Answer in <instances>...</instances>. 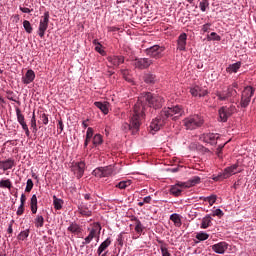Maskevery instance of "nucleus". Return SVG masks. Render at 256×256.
I'll use <instances>...</instances> for the list:
<instances>
[{
  "label": "nucleus",
  "mask_w": 256,
  "mask_h": 256,
  "mask_svg": "<svg viewBox=\"0 0 256 256\" xmlns=\"http://www.w3.org/2000/svg\"><path fill=\"white\" fill-rule=\"evenodd\" d=\"M184 114L185 110H183V107L179 105L164 108L160 112V115L150 123V131L157 133L161 127L167 124L169 119H172V121H177L180 117H183Z\"/></svg>",
  "instance_id": "nucleus-1"
},
{
  "label": "nucleus",
  "mask_w": 256,
  "mask_h": 256,
  "mask_svg": "<svg viewBox=\"0 0 256 256\" xmlns=\"http://www.w3.org/2000/svg\"><path fill=\"white\" fill-rule=\"evenodd\" d=\"M164 103L165 99L162 96H159V94L146 92L138 98L134 108L136 113L139 112L145 118V109L147 105L153 109H161Z\"/></svg>",
  "instance_id": "nucleus-2"
},
{
  "label": "nucleus",
  "mask_w": 256,
  "mask_h": 256,
  "mask_svg": "<svg viewBox=\"0 0 256 256\" xmlns=\"http://www.w3.org/2000/svg\"><path fill=\"white\" fill-rule=\"evenodd\" d=\"M143 119L145 118L139 113V111L136 112L134 107L133 112L130 116V123H124L122 125L123 131H131L132 135H136L137 133H139V129L141 127Z\"/></svg>",
  "instance_id": "nucleus-3"
},
{
  "label": "nucleus",
  "mask_w": 256,
  "mask_h": 256,
  "mask_svg": "<svg viewBox=\"0 0 256 256\" xmlns=\"http://www.w3.org/2000/svg\"><path fill=\"white\" fill-rule=\"evenodd\" d=\"M183 126L187 131H195V129H199V127H203V123L205 120L199 114H194L186 117L183 121Z\"/></svg>",
  "instance_id": "nucleus-4"
},
{
  "label": "nucleus",
  "mask_w": 256,
  "mask_h": 256,
  "mask_svg": "<svg viewBox=\"0 0 256 256\" xmlns=\"http://www.w3.org/2000/svg\"><path fill=\"white\" fill-rule=\"evenodd\" d=\"M89 234L82 242V245H89L94 239H97L99 243V235H101V224L99 222H94L91 224V228H88Z\"/></svg>",
  "instance_id": "nucleus-5"
},
{
  "label": "nucleus",
  "mask_w": 256,
  "mask_h": 256,
  "mask_svg": "<svg viewBox=\"0 0 256 256\" xmlns=\"http://www.w3.org/2000/svg\"><path fill=\"white\" fill-rule=\"evenodd\" d=\"M237 83L232 84V86H228L226 90L217 91L216 97L218 101H231V97H237Z\"/></svg>",
  "instance_id": "nucleus-6"
},
{
  "label": "nucleus",
  "mask_w": 256,
  "mask_h": 256,
  "mask_svg": "<svg viewBox=\"0 0 256 256\" xmlns=\"http://www.w3.org/2000/svg\"><path fill=\"white\" fill-rule=\"evenodd\" d=\"M239 164H234L230 167L224 169L223 173L218 174L217 176L213 177V181H221V179H229V177L239 173Z\"/></svg>",
  "instance_id": "nucleus-7"
},
{
  "label": "nucleus",
  "mask_w": 256,
  "mask_h": 256,
  "mask_svg": "<svg viewBox=\"0 0 256 256\" xmlns=\"http://www.w3.org/2000/svg\"><path fill=\"white\" fill-rule=\"evenodd\" d=\"M255 94V89L251 86L246 87L241 96L240 107L247 108L251 103V97Z\"/></svg>",
  "instance_id": "nucleus-8"
},
{
  "label": "nucleus",
  "mask_w": 256,
  "mask_h": 256,
  "mask_svg": "<svg viewBox=\"0 0 256 256\" xmlns=\"http://www.w3.org/2000/svg\"><path fill=\"white\" fill-rule=\"evenodd\" d=\"M115 172L113 165H108L105 167H98L93 170L92 175L94 177H99V179H103V177H111V175Z\"/></svg>",
  "instance_id": "nucleus-9"
},
{
  "label": "nucleus",
  "mask_w": 256,
  "mask_h": 256,
  "mask_svg": "<svg viewBox=\"0 0 256 256\" xmlns=\"http://www.w3.org/2000/svg\"><path fill=\"white\" fill-rule=\"evenodd\" d=\"M49 28V11H46L40 19L38 27V35L43 39L45 37V31Z\"/></svg>",
  "instance_id": "nucleus-10"
},
{
  "label": "nucleus",
  "mask_w": 256,
  "mask_h": 256,
  "mask_svg": "<svg viewBox=\"0 0 256 256\" xmlns=\"http://www.w3.org/2000/svg\"><path fill=\"white\" fill-rule=\"evenodd\" d=\"M163 51H165V47L154 45L146 49V55L152 57L153 59H161V57H163Z\"/></svg>",
  "instance_id": "nucleus-11"
},
{
  "label": "nucleus",
  "mask_w": 256,
  "mask_h": 256,
  "mask_svg": "<svg viewBox=\"0 0 256 256\" xmlns=\"http://www.w3.org/2000/svg\"><path fill=\"white\" fill-rule=\"evenodd\" d=\"M153 65V60L149 58H136L134 60V66L136 69H149Z\"/></svg>",
  "instance_id": "nucleus-12"
},
{
  "label": "nucleus",
  "mask_w": 256,
  "mask_h": 256,
  "mask_svg": "<svg viewBox=\"0 0 256 256\" xmlns=\"http://www.w3.org/2000/svg\"><path fill=\"white\" fill-rule=\"evenodd\" d=\"M217 139H219V134L214 133L202 134L200 136V141L208 143L209 145H215L217 143Z\"/></svg>",
  "instance_id": "nucleus-13"
},
{
  "label": "nucleus",
  "mask_w": 256,
  "mask_h": 256,
  "mask_svg": "<svg viewBox=\"0 0 256 256\" xmlns=\"http://www.w3.org/2000/svg\"><path fill=\"white\" fill-rule=\"evenodd\" d=\"M72 171L75 173L78 179H81L85 173V162L81 161L72 166Z\"/></svg>",
  "instance_id": "nucleus-14"
},
{
  "label": "nucleus",
  "mask_w": 256,
  "mask_h": 256,
  "mask_svg": "<svg viewBox=\"0 0 256 256\" xmlns=\"http://www.w3.org/2000/svg\"><path fill=\"white\" fill-rule=\"evenodd\" d=\"M227 249H229V244H227V242H219L212 245V251L218 253V255H223Z\"/></svg>",
  "instance_id": "nucleus-15"
},
{
  "label": "nucleus",
  "mask_w": 256,
  "mask_h": 256,
  "mask_svg": "<svg viewBox=\"0 0 256 256\" xmlns=\"http://www.w3.org/2000/svg\"><path fill=\"white\" fill-rule=\"evenodd\" d=\"M183 189H187V187H185V183L172 185L170 187V194L174 197H180L181 193H183Z\"/></svg>",
  "instance_id": "nucleus-16"
},
{
  "label": "nucleus",
  "mask_w": 256,
  "mask_h": 256,
  "mask_svg": "<svg viewBox=\"0 0 256 256\" xmlns=\"http://www.w3.org/2000/svg\"><path fill=\"white\" fill-rule=\"evenodd\" d=\"M15 167V160L13 158H8L7 160L0 161V169L4 171H9Z\"/></svg>",
  "instance_id": "nucleus-17"
},
{
  "label": "nucleus",
  "mask_w": 256,
  "mask_h": 256,
  "mask_svg": "<svg viewBox=\"0 0 256 256\" xmlns=\"http://www.w3.org/2000/svg\"><path fill=\"white\" fill-rule=\"evenodd\" d=\"M33 81H35V71L30 69L22 77V83H24V85H29L30 83H33Z\"/></svg>",
  "instance_id": "nucleus-18"
},
{
  "label": "nucleus",
  "mask_w": 256,
  "mask_h": 256,
  "mask_svg": "<svg viewBox=\"0 0 256 256\" xmlns=\"http://www.w3.org/2000/svg\"><path fill=\"white\" fill-rule=\"evenodd\" d=\"M78 212L83 217H91L93 215V212L89 210V207H87V204L83 202L78 206Z\"/></svg>",
  "instance_id": "nucleus-19"
},
{
  "label": "nucleus",
  "mask_w": 256,
  "mask_h": 256,
  "mask_svg": "<svg viewBox=\"0 0 256 256\" xmlns=\"http://www.w3.org/2000/svg\"><path fill=\"white\" fill-rule=\"evenodd\" d=\"M108 61L114 67H119V65H122V63H125V57H123V56H110V57H108Z\"/></svg>",
  "instance_id": "nucleus-20"
},
{
  "label": "nucleus",
  "mask_w": 256,
  "mask_h": 256,
  "mask_svg": "<svg viewBox=\"0 0 256 256\" xmlns=\"http://www.w3.org/2000/svg\"><path fill=\"white\" fill-rule=\"evenodd\" d=\"M111 243V238H107L106 240H104L97 249V255L101 256L102 253H105L107 249H109Z\"/></svg>",
  "instance_id": "nucleus-21"
},
{
  "label": "nucleus",
  "mask_w": 256,
  "mask_h": 256,
  "mask_svg": "<svg viewBox=\"0 0 256 256\" xmlns=\"http://www.w3.org/2000/svg\"><path fill=\"white\" fill-rule=\"evenodd\" d=\"M68 231L73 233V235H81V233H83V228L76 222H72L68 227Z\"/></svg>",
  "instance_id": "nucleus-22"
},
{
  "label": "nucleus",
  "mask_w": 256,
  "mask_h": 256,
  "mask_svg": "<svg viewBox=\"0 0 256 256\" xmlns=\"http://www.w3.org/2000/svg\"><path fill=\"white\" fill-rule=\"evenodd\" d=\"M177 45L179 51H185V47L187 46V34L183 33L179 36Z\"/></svg>",
  "instance_id": "nucleus-23"
},
{
  "label": "nucleus",
  "mask_w": 256,
  "mask_h": 256,
  "mask_svg": "<svg viewBox=\"0 0 256 256\" xmlns=\"http://www.w3.org/2000/svg\"><path fill=\"white\" fill-rule=\"evenodd\" d=\"M219 121H222V123H227V119H229L230 114L227 112V106H223L219 109Z\"/></svg>",
  "instance_id": "nucleus-24"
},
{
  "label": "nucleus",
  "mask_w": 256,
  "mask_h": 256,
  "mask_svg": "<svg viewBox=\"0 0 256 256\" xmlns=\"http://www.w3.org/2000/svg\"><path fill=\"white\" fill-rule=\"evenodd\" d=\"M94 105H95V107L100 109V111H102V113H104V115H107V113H109V103L95 102Z\"/></svg>",
  "instance_id": "nucleus-25"
},
{
  "label": "nucleus",
  "mask_w": 256,
  "mask_h": 256,
  "mask_svg": "<svg viewBox=\"0 0 256 256\" xmlns=\"http://www.w3.org/2000/svg\"><path fill=\"white\" fill-rule=\"evenodd\" d=\"M199 183H201V177L194 176L187 183H185V187L186 189H189V187H195V185H199Z\"/></svg>",
  "instance_id": "nucleus-26"
},
{
  "label": "nucleus",
  "mask_w": 256,
  "mask_h": 256,
  "mask_svg": "<svg viewBox=\"0 0 256 256\" xmlns=\"http://www.w3.org/2000/svg\"><path fill=\"white\" fill-rule=\"evenodd\" d=\"M0 189H9L11 191L13 189V183L10 179H2L0 180Z\"/></svg>",
  "instance_id": "nucleus-27"
},
{
  "label": "nucleus",
  "mask_w": 256,
  "mask_h": 256,
  "mask_svg": "<svg viewBox=\"0 0 256 256\" xmlns=\"http://www.w3.org/2000/svg\"><path fill=\"white\" fill-rule=\"evenodd\" d=\"M241 69V62H236L234 64L229 65V67L226 68L227 73H237Z\"/></svg>",
  "instance_id": "nucleus-28"
},
{
  "label": "nucleus",
  "mask_w": 256,
  "mask_h": 256,
  "mask_svg": "<svg viewBox=\"0 0 256 256\" xmlns=\"http://www.w3.org/2000/svg\"><path fill=\"white\" fill-rule=\"evenodd\" d=\"M34 225L37 227V229H40L43 227V225H45V218H43L42 215H37L34 219Z\"/></svg>",
  "instance_id": "nucleus-29"
},
{
  "label": "nucleus",
  "mask_w": 256,
  "mask_h": 256,
  "mask_svg": "<svg viewBox=\"0 0 256 256\" xmlns=\"http://www.w3.org/2000/svg\"><path fill=\"white\" fill-rule=\"evenodd\" d=\"M30 207L31 212L33 213V215H35V213H37V195L35 194L31 197Z\"/></svg>",
  "instance_id": "nucleus-30"
},
{
  "label": "nucleus",
  "mask_w": 256,
  "mask_h": 256,
  "mask_svg": "<svg viewBox=\"0 0 256 256\" xmlns=\"http://www.w3.org/2000/svg\"><path fill=\"white\" fill-rule=\"evenodd\" d=\"M53 205L57 211L63 209V200L57 198V196H53Z\"/></svg>",
  "instance_id": "nucleus-31"
},
{
  "label": "nucleus",
  "mask_w": 256,
  "mask_h": 256,
  "mask_svg": "<svg viewBox=\"0 0 256 256\" xmlns=\"http://www.w3.org/2000/svg\"><path fill=\"white\" fill-rule=\"evenodd\" d=\"M170 220L174 222L175 227H181V216L179 214H172Z\"/></svg>",
  "instance_id": "nucleus-32"
},
{
  "label": "nucleus",
  "mask_w": 256,
  "mask_h": 256,
  "mask_svg": "<svg viewBox=\"0 0 256 256\" xmlns=\"http://www.w3.org/2000/svg\"><path fill=\"white\" fill-rule=\"evenodd\" d=\"M201 229H207L208 227H211V218L210 216H206L202 219L201 223Z\"/></svg>",
  "instance_id": "nucleus-33"
},
{
  "label": "nucleus",
  "mask_w": 256,
  "mask_h": 256,
  "mask_svg": "<svg viewBox=\"0 0 256 256\" xmlns=\"http://www.w3.org/2000/svg\"><path fill=\"white\" fill-rule=\"evenodd\" d=\"M17 121L20 125H23L25 122V116L21 113V109L16 108Z\"/></svg>",
  "instance_id": "nucleus-34"
},
{
  "label": "nucleus",
  "mask_w": 256,
  "mask_h": 256,
  "mask_svg": "<svg viewBox=\"0 0 256 256\" xmlns=\"http://www.w3.org/2000/svg\"><path fill=\"white\" fill-rule=\"evenodd\" d=\"M131 185V180L121 181L118 184H116V187L118 189H127Z\"/></svg>",
  "instance_id": "nucleus-35"
},
{
  "label": "nucleus",
  "mask_w": 256,
  "mask_h": 256,
  "mask_svg": "<svg viewBox=\"0 0 256 256\" xmlns=\"http://www.w3.org/2000/svg\"><path fill=\"white\" fill-rule=\"evenodd\" d=\"M196 239H198V241H207V239H209V234L205 232H198L196 234Z\"/></svg>",
  "instance_id": "nucleus-36"
},
{
  "label": "nucleus",
  "mask_w": 256,
  "mask_h": 256,
  "mask_svg": "<svg viewBox=\"0 0 256 256\" xmlns=\"http://www.w3.org/2000/svg\"><path fill=\"white\" fill-rule=\"evenodd\" d=\"M29 237V229H26L24 231H21L17 237L19 241H25Z\"/></svg>",
  "instance_id": "nucleus-37"
},
{
  "label": "nucleus",
  "mask_w": 256,
  "mask_h": 256,
  "mask_svg": "<svg viewBox=\"0 0 256 256\" xmlns=\"http://www.w3.org/2000/svg\"><path fill=\"white\" fill-rule=\"evenodd\" d=\"M101 143H103V136H101V134H96L93 137V145L97 147V145H101Z\"/></svg>",
  "instance_id": "nucleus-38"
},
{
  "label": "nucleus",
  "mask_w": 256,
  "mask_h": 256,
  "mask_svg": "<svg viewBox=\"0 0 256 256\" xmlns=\"http://www.w3.org/2000/svg\"><path fill=\"white\" fill-rule=\"evenodd\" d=\"M23 27L26 33H33V27L31 26V22H29V20H24Z\"/></svg>",
  "instance_id": "nucleus-39"
},
{
  "label": "nucleus",
  "mask_w": 256,
  "mask_h": 256,
  "mask_svg": "<svg viewBox=\"0 0 256 256\" xmlns=\"http://www.w3.org/2000/svg\"><path fill=\"white\" fill-rule=\"evenodd\" d=\"M123 78L125 81H128V83H133V78L129 75V70L124 69L121 71Z\"/></svg>",
  "instance_id": "nucleus-40"
},
{
  "label": "nucleus",
  "mask_w": 256,
  "mask_h": 256,
  "mask_svg": "<svg viewBox=\"0 0 256 256\" xmlns=\"http://www.w3.org/2000/svg\"><path fill=\"white\" fill-rule=\"evenodd\" d=\"M207 39L208 41H221V36L215 32H212L210 35H208Z\"/></svg>",
  "instance_id": "nucleus-41"
},
{
  "label": "nucleus",
  "mask_w": 256,
  "mask_h": 256,
  "mask_svg": "<svg viewBox=\"0 0 256 256\" xmlns=\"http://www.w3.org/2000/svg\"><path fill=\"white\" fill-rule=\"evenodd\" d=\"M135 231L136 233H143V224L139 219H135Z\"/></svg>",
  "instance_id": "nucleus-42"
},
{
  "label": "nucleus",
  "mask_w": 256,
  "mask_h": 256,
  "mask_svg": "<svg viewBox=\"0 0 256 256\" xmlns=\"http://www.w3.org/2000/svg\"><path fill=\"white\" fill-rule=\"evenodd\" d=\"M156 76L153 74H146L144 76L145 83H155Z\"/></svg>",
  "instance_id": "nucleus-43"
},
{
  "label": "nucleus",
  "mask_w": 256,
  "mask_h": 256,
  "mask_svg": "<svg viewBox=\"0 0 256 256\" xmlns=\"http://www.w3.org/2000/svg\"><path fill=\"white\" fill-rule=\"evenodd\" d=\"M210 207H213V205H215V202L217 201V195L213 194L211 196H208L206 199H205Z\"/></svg>",
  "instance_id": "nucleus-44"
},
{
  "label": "nucleus",
  "mask_w": 256,
  "mask_h": 256,
  "mask_svg": "<svg viewBox=\"0 0 256 256\" xmlns=\"http://www.w3.org/2000/svg\"><path fill=\"white\" fill-rule=\"evenodd\" d=\"M31 127L33 129V133H37V119L35 118V112L32 114Z\"/></svg>",
  "instance_id": "nucleus-45"
},
{
  "label": "nucleus",
  "mask_w": 256,
  "mask_h": 256,
  "mask_svg": "<svg viewBox=\"0 0 256 256\" xmlns=\"http://www.w3.org/2000/svg\"><path fill=\"white\" fill-rule=\"evenodd\" d=\"M33 180L32 179H28L26 182V188H25V192L26 193H31V191L33 190Z\"/></svg>",
  "instance_id": "nucleus-46"
},
{
  "label": "nucleus",
  "mask_w": 256,
  "mask_h": 256,
  "mask_svg": "<svg viewBox=\"0 0 256 256\" xmlns=\"http://www.w3.org/2000/svg\"><path fill=\"white\" fill-rule=\"evenodd\" d=\"M199 7H200V11H202L203 13H205V11H207V7H209V1H201L199 3Z\"/></svg>",
  "instance_id": "nucleus-47"
},
{
  "label": "nucleus",
  "mask_w": 256,
  "mask_h": 256,
  "mask_svg": "<svg viewBox=\"0 0 256 256\" xmlns=\"http://www.w3.org/2000/svg\"><path fill=\"white\" fill-rule=\"evenodd\" d=\"M199 91H201V87L195 86L190 89V93L193 97H199Z\"/></svg>",
  "instance_id": "nucleus-48"
},
{
  "label": "nucleus",
  "mask_w": 256,
  "mask_h": 256,
  "mask_svg": "<svg viewBox=\"0 0 256 256\" xmlns=\"http://www.w3.org/2000/svg\"><path fill=\"white\" fill-rule=\"evenodd\" d=\"M94 45H97L95 47V51H97V53H100V55H105V50H103L101 47V45L99 43H97V40L93 41Z\"/></svg>",
  "instance_id": "nucleus-49"
},
{
  "label": "nucleus",
  "mask_w": 256,
  "mask_h": 256,
  "mask_svg": "<svg viewBox=\"0 0 256 256\" xmlns=\"http://www.w3.org/2000/svg\"><path fill=\"white\" fill-rule=\"evenodd\" d=\"M13 95H15V93H13V91H8V92H7V99H8L9 101H14V103H18V105H21V102H20V101H17V100L13 97Z\"/></svg>",
  "instance_id": "nucleus-50"
},
{
  "label": "nucleus",
  "mask_w": 256,
  "mask_h": 256,
  "mask_svg": "<svg viewBox=\"0 0 256 256\" xmlns=\"http://www.w3.org/2000/svg\"><path fill=\"white\" fill-rule=\"evenodd\" d=\"M40 120L42 121V123L44 125H48L49 124V117L45 113H41L40 114Z\"/></svg>",
  "instance_id": "nucleus-51"
},
{
  "label": "nucleus",
  "mask_w": 256,
  "mask_h": 256,
  "mask_svg": "<svg viewBox=\"0 0 256 256\" xmlns=\"http://www.w3.org/2000/svg\"><path fill=\"white\" fill-rule=\"evenodd\" d=\"M226 111L228 112V115H233L234 113H237V107L234 105H231L230 107H226Z\"/></svg>",
  "instance_id": "nucleus-52"
},
{
  "label": "nucleus",
  "mask_w": 256,
  "mask_h": 256,
  "mask_svg": "<svg viewBox=\"0 0 256 256\" xmlns=\"http://www.w3.org/2000/svg\"><path fill=\"white\" fill-rule=\"evenodd\" d=\"M23 131H25V134L27 137H29L31 135V132L29 131V126H27V122L24 124H20Z\"/></svg>",
  "instance_id": "nucleus-53"
},
{
  "label": "nucleus",
  "mask_w": 256,
  "mask_h": 256,
  "mask_svg": "<svg viewBox=\"0 0 256 256\" xmlns=\"http://www.w3.org/2000/svg\"><path fill=\"white\" fill-rule=\"evenodd\" d=\"M162 256H171V253H169V250L165 246L160 247Z\"/></svg>",
  "instance_id": "nucleus-54"
},
{
  "label": "nucleus",
  "mask_w": 256,
  "mask_h": 256,
  "mask_svg": "<svg viewBox=\"0 0 256 256\" xmlns=\"http://www.w3.org/2000/svg\"><path fill=\"white\" fill-rule=\"evenodd\" d=\"M145 203H151V196H146L142 202H139L138 205L139 207H143V205H145Z\"/></svg>",
  "instance_id": "nucleus-55"
},
{
  "label": "nucleus",
  "mask_w": 256,
  "mask_h": 256,
  "mask_svg": "<svg viewBox=\"0 0 256 256\" xmlns=\"http://www.w3.org/2000/svg\"><path fill=\"white\" fill-rule=\"evenodd\" d=\"M209 29H211V23H206V24H204V25L202 26L201 31H202L203 33H208V32H209Z\"/></svg>",
  "instance_id": "nucleus-56"
},
{
  "label": "nucleus",
  "mask_w": 256,
  "mask_h": 256,
  "mask_svg": "<svg viewBox=\"0 0 256 256\" xmlns=\"http://www.w3.org/2000/svg\"><path fill=\"white\" fill-rule=\"evenodd\" d=\"M23 213H25V205L20 204V206L18 207V210H17L16 214H17L18 216H21V215H23Z\"/></svg>",
  "instance_id": "nucleus-57"
},
{
  "label": "nucleus",
  "mask_w": 256,
  "mask_h": 256,
  "mask_svg": "<svg viewBox=\"0 0 256 256\" xmlns=\"http://www.w3.org/2000/svg\"><path fill=\"white\" fill-rule=\"evenodd\" d=\"M86 137H88V139H93V128L89 127L87 129Z\"/></svg>",
  "instance_id": "nucleus-58"
},
{
  "label": "nucleus",
  "mask_w": 256,
  "mask_h": 256,
  "mask_svg": "<svg viewBox=\"0 0 256 256\" xmlns=\"http://www.w3.org/2000/svg\"><path fill=\"white\" fill-rule=\"evenodd\" d=\"M214 215H215L216 217H223V210H221V209H216V210L214 211Z\"/></svg>",
  "instance_id": "nucleus-59"
},
{
  "label": "nucleus",
  "mask_w": 256,
  "mask_h": 256,
  "mask_svg": "<svg viewBox=\"0 0 256 256\" xmlns=\"http://www.w3.org/2000/svg\"><path fill=\"white\" fill-rule=\"evenodd\" d=\"M26 201H27V196H25V194H22L20 198V205H25Z\"/></svg>",
  "instance_id": "nucleus-60"
},
{
  "label": "nucleus",
  "mask_w": 256,
  "mask_h": 256,
  "mask_svg": "<svg viewBox=\"0 0 256 256\" xmlns=\"http://www.w3.org/2000/svg\"><path fill=\"white\" fill-rule=\"evenodd\" d=\"M207 90H202L200 88V91L198 92V97H205V95H207Z\"/></svg>",
  "instance_id": "nucleus-61"
},
{
  "label": "nucleus",
  "mask_w": 256,
  "mask_h": 256,
  "mask_svg": "<svg viewBox=\"0 0 256 256\" xmlns=\"http://www.w3.org/2000/svg\"><path fill=\"white\" fill-rule=\"evenodd\" d=\"M117 243L120 247H123V236L121 234L117 238Z\"/></svg>",
  "instance_id": "nucleus-62"
},
{
  "label": "nucleus",
  "mask_w": 256,
  "mask_h": 256,
  "mask_svg": "<svg viewBox=\"0 0 256 256\" xmlns=\"http://www.w3.org/2000/svg\"><path fill=\"white\" fill-rule=\"evenodd\" d=\"M13 223H15V220H11L9 227H8V233H13Z\"/></svg>",
  "instance_id": "nucleus-63"
},
{
  "label": "nucleus",
  "mask_w": 256,
  "mask_h": 256,
  "mask_svg": "<svg viewBox=\"0 0 256 256\" xmlns=\"http://www.w3.org/2000/svg\"><path fill=\"white\" fill-rule=\"evenodd\" d=\"M20 11H22V13H31V9L27 7H20Z\"/></svg>",
  "instance_id": "nucleus-64"
}]
</instances>
